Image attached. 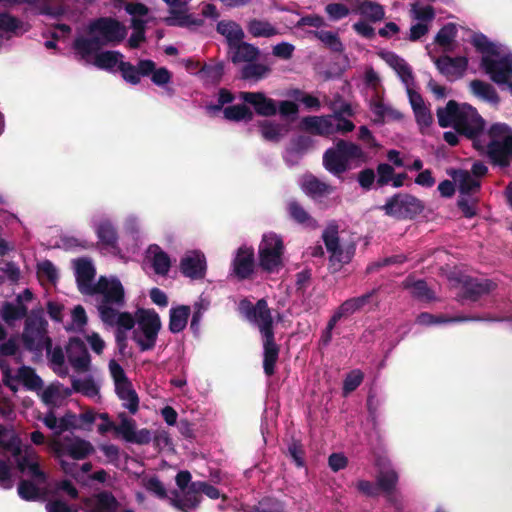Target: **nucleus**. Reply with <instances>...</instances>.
<instances>
[{
	"label": "nucleus",
	"mask_w": 512,
	"mask_h": 512,
	"mask_svg": "<svg viewBox=\"0 0 512 512\" xmlns=\"http://www.w3.org/2000/svg\"><path fill=\"white\" fill-rule=\"evenodd\" d=\"M292 96L309 110H319L321 107L320 100L311 94L305 93L300 89H295L292 93Z\"/></svg>",
	"instance_id": "60"
},
{
	"label": "nucleus",
	"mask_w": 512,
	"mask_h": 512,
	"mask_svg": "<svg viewBox=\"0 0 512 512\" xmlns=\"http://www.w3.org/2000/svg\"><path fill=\"white\" fill-rule=\"evenodd\" d=\"M253 512H286L284 502L274 497H264L256 505Z\"/></svg>",
	"instance_id": "53"
},
{
	"label": "nucleus",
	"mask_w": 512,
	"mask_h": 512,
	"mask_svg": "<svg viewBox=\"0 0 512 512\" xmlns=\"http://www.w3.org/2000/svg\"><path fill=\"white\" fill-rule=\"evenodd\" d=\"M39 458L37 452L30 445H25L23 449V453L20 456L14 457L17 469L24 473L27 471V468L33 463V460Z\"/></svg>",
	"instance_id": "56"
},
{
	"label": "nucleus",
	"mask_w": 512,
	"mask_h": 512,
	"mask_svg": "<svg viewBox=\"0 0 512 512\" xmlns=\"http://www.w3.org/2000/svg\"><path fill=\"white\" fill-rule=\"evenodd\" d=\"M381 58L397 73L401 81L409 87L413 84L414 76L410 65L399 55L388 51L380 54Z\"/></svg>",
	"instance_id": "23"
},
{
	"label": "nucleus",
	"mask_w": 512,
	"mask_h": 512,
	"mask_svg": "<svg viewBox=\"0 0 512 512\" xmlns=\"http://www.w3.org/2000/svg\"><path fill=\"white\" fill-rule=\"evenodd\" d=\"M201 72L212 83L218 84L221 81L223 74H224V65L221 62L213 64V65L205 64L202 67Z\"/></svg>",
	"instance_id": "59"
},
{
	"label": "nucleus",
	"mask_w": 512,
	"mask_h": 512,
	"mask_svg": "<svg viewBox=\"0 0 512 512\" xmlns=\"http://www.w3.org/2000/svg\"><path fill=\"white\" fill-rule=\"evenodd\" d=\"M398 480V473L394 469L380 470L376 478L377 488L384 493L394 492Z\"/></svg>",
	"instance_id": "45"
},
{
	"label": "nucleus",
	"mask_w": 512,
	"mask_h": 512,
	"mask_svg": "<svg viewBox=\"0 0 512 512\" xmlns=\"http://www.w3.org/2000/svg\"><path fill=\"white\" fill-rule=\"evenodd\" d=\"M191 314V307L180 305L170 309L169 313V330L176 334L182 332L188 323Z\"/></svg>",
	"instance_id": "29"
},
{
	"label": "nucleus",
	"mask_w": 512,
	"mask_h": 512,
	"mask_svg": "<svg viewBox=\"0 0 512 512\" xmlns=\"http://www.w3.org/2000/svg\"><path fill=\"white\" fill-rule=\"evenodd\" d=\"M153 249L152 267L157 275L166 276L171 268V260L169 255L159 246L150 247Z\"/></svg>",
	"instance_id": "41"
},
{
	"label": "nucleus",
	"mask_w": 512,
	"mask_h": 512,
	"mask_svg": "<svg viewBox=\"0 0 512 512\" xmlns=\"http://www.w3.org/2000/svg\"><path fill=\"white\" fill-rule=\"evenodd\" d=\"M18 494L26 501H35L40 498V489L30 480H21L18 484Z\"/></svg>",
	"instance_id": "55"
},
{
	"label": "nucleus",
	"mask_w": 512,
	"mask_h": 512,
	"mask_svg": "<svg viewBox=\"0 0 512 512\" xmlns=\"http://www.w3.org/2000/svg\"><path fill=\"white\" fill-rule=\"evenodd\" d=\"M479 152L486 154L492 166L508 168L512 163V134L502 140L489 141Z\"/></svg>",
	"instance_id": "10"
},
{
	"label": "nucleus",
	"mask_w": 512,
	"mask_h": 512,
	"mask_svg": "<svg viewBox=\"0 0 512 512\" xmlns=\"http://www.w3.org/2000/svg\"><path fill=\"white\" fill-rule=\"evenodd\" d=\"M322 239L324 241L327 251L331 254V262H337L340 265L349 263L351 257L348 253L345 254L342 247L340 246L337 225H329L324 230L322 234Z\"/></svg>",
	"instance_id": "18"
},
{
	"label": "nucleus",
	"mask_w": 512,
	"mask_h": 512,
	"mask_svg": "<svg viewBox=\"0 0 512 512\" xmlns=\"http://www.w3.org/2000/svg\"><path fill=\"white\" fill-rule=\"evenodd\" d=\"M377 180L376 183L379 187L389 184L394 178V168L390 164L380 163L377 165Z\"/></svg>",
	"instance_id": "61"
},
{
	"label": "nucleus",
	"mask_w": 512,
	"mask_h": 512,
	"mask_svg": "<svg viewBox=\"0 0 512 512\" xmlns=\"http://www.w3.org/2000/svg\"><path fill=\"white\" fill-rule=\"evenodd\" d=\"M481 67L494 83L498 85L511 84L512 54H506L499 59L482 56Z\"/></svg>",
	"instance_id": "9"
},
{
	"label": "nucleus",
	"mask_w": 512,
	"mask_h": 512,
	"mask_svg": "<svg viewBox=\"0 0 512 512\" xmlns=\"http://www.w3.org/2000/svg\"><path fill=\"white\" fill-rule=\"evenodd\" d=\"M18 379L31 391H37L43 387V380L30 366H22L18 369Z\"/></svg>",
	"instance_id": "43"
},
{
	"label": "nucleus",
	"mask_w": 512,
	"mask_h": 512,
	"mask_svg": "<svg viewBox=\"0 0 512 512\" xmlns=\"http://www.w3.org/2000/svg\"><path fill=\"white\" fill-rule=\"evenodd\" d=\"M231 275L239 281L249 279L255 269V255L251 247L241 246L232 261Z\"/></svg>",
	"instance_id": "13"
},
{
	"label": "nucleus",
	"mask_w": 512,
	"mask_h": 512,
	"mask_svg": "<svg viewBox=\"0 0 512 512\" xmlns=\"http://www.w3.org/2000/svg\"><path fill=\"white\" fill-rule=\"evenodd\" d=\"M364 373L360 369H353L347 373L342 386L343 396H348L355 391L363 382Z\"/></svg>",
	"instance_id": "52"
},
{
	"label": "nucleus",
	"mask_w": 512,
	"mask_h": 512,
	"mask_svg": "<svg viewBox=\"0 0 512 512\" xmlns=\"http://www.w3.org/2000/svg\"><path fill=\"white\" fill-rule=\"evenodd\" d=\"M259 265L266 272H274L283 265L284 243L275 233L264 234L258 249Z\"/></svg>",
	"instance_id": "8"
},
{
	"label": "nucleus",
	"mask_w": 512,
	"mask_h": 512,
	"mask_svg": "<svg viewBox=\"0 0 512 512\" xmlns=\"http://www.w3.org/2000/svg\"><path fill=\"white\" fill-rule=\"evenodd\" d=\"M108 367L110 375L114 381L115 388L121 385H128L131 382L122 366L116 360H110Z\"/></svg>",
	"instance_id": "58"
},
{
	"label": "nucleus",
	"mask_w": 512,
	"mask_h": 512,
	"mask_svg": "<svg viewBox=\"0 0 512 512\" xmlns=\"http://www.w3.org/2000/svg\"><path fill=\"white\" fill-rule=\"evenodd\" d=\"M138 328L133 331L132 339L141 351L152 350L155 347L158 333L161 329L159 315L153 309H140L137 315Z\"/></svg>",
	"instance_id": "7"
},
{
	"label": "nucleus",
	"mask_w": 512,
	"mask_h": 512,
	"mask_svg": "<svg viewBox=\"0 0 512 512\" xmlns=\"http://www.w3.org/2000/svg\"><path fill=\"white\" fill-rule=\"evenodd\" d=\"M123 55L119 51H103L97 53L94 59V65L103 70H112L119 64V58Z\"/></svg>",
	"instance_id": "47"
},
{
	"label": "nucleus",
	"mask_w": 512,
	"mask_h": 512,
	"mask_svg": "<svg viewBox=\"0 0 512 512\" xmlns=\"http://www.w3.org/2000/svg\"><path fill=\"white\" fill-rule=\"evenodd\" d=\"M380 209L389 217L398 220H413L425 209L422 200L409 193H396L386 200Z\"/></svg>",
	"instance_id": "6"
},
{
	"label": "nucleus",
	"mask_w": 512,
	"mask_h": 512,
	"mask_svg": "<svg viewBox=\"0 0 512 512\" xmlns=\"http://www.w3.org/2000/svg\"><path fill=\"white\" fill-rule=\"evenodd\" d=\"M61 451L74 460H83L94 452V447L88 440L80 437L73 439L65 437L61 444ZM57 452H60V450H57Z\"/></svg>",
	"instance_id": "21"
},
{
	"label": "nucleus",
	"mask_w": 512,
	"mask_h": 512,
	"mask_svg": "<svg viewBox=\"0 0 512 512\" xmlns=\"http://www.w3.org/2000/svg\"><path fill=\"white\" fill-rule=\"evenodd\" d=\"M248 32L253 37L270 38L278 34L277 28L266 20L251 19L247 25Z\"/></svg>",
	"instance_id": "44"
},
{
	"label": "nucleus",
	"mask_w": 512,
	"mask_h": 512,
	"mask_svg": "<svg viewBox=\"0 0 512 512\" xmlns=\"http://www.w3.org/2000/svg\"><path fill=\"white\" fill-rule=\"evenodd\" d=\"M229 49L232 51L231 61L234 64L256 61L260 54L258 47L254 46L253 44L244 42L243 40H240V42H237Z\"/></svg>",
	"instance_id": "26"
},
{
	"label": "nucleus",
	"mask_w": 512,
	"mask_h": 512,
	"mask_svg": "<svg viewBox=\"0 0 512 512\" xmlns=\"http://www.w3.org/2000/svg\"><path fill=\"white\" fill-rule=\"evenodd\" d=\"M402 287L409 290L413 297L420 300H431L433 299V292L428 287L426 281L413 280L410 277L406 278L402 282Z\"/></svg>",
	"instance_id": "37"
},
{
	"label": "nucleus",
	"mask_w": 512,
	"mask_h": 512,
	"mask_svg": "<svg viewBox=\"0 0 512 512\" xmlns=\"http://www.w3.org/2000/svg\"><path fill=\"white\" fill-rule=\"evenodd\" d=\"M472 44L477 51L486 54L485 56H499L497 46L489 41V39L482 33L475 34L472 38Z\"/></svg>",
	"instance_id": "51"
},
{
	"label": "nucleus",
	"mask_w": 512,
	"mask_h": 512,
	"mask_svg": "<svg viewBox=\"0 0 512 512\" xmlns=\"http://www.w3.org/2000/svg\"><path fill=\"white\" fill-rule=\"evenodd\" d=\"M434 63L438 71L447 78L453 81L463 77L467 66L468 59L464 56L450 57L447 55L434 58Z\"/></svg>",
	"instance_id": "14"
},
{
	"label": "nucleus",
	"mask_w": 512,
	"mask_h": 512,
	"mask_svg": "<svg viewBox=\"0 0 512 512\" xmlns=\"http://www.w3.org/2000/svg\"><path fill=\"white\" fill-rule=\"evenodd\" d=\"M456 180L459 184V191L463 195L478 192L481 188V181L474 178L471 173L466 170H460Z\"/></svg>",
	"instance_id": "46"
},
{
	"label": "nucleus",
	"mask_w": 512,
	"mask_h": 512,
	"mask_svg": "<svg viewBox=\"0 0 512 512\" xmlns=\"http://www.w3.org/2000/svg\"><path fill=\"white\" fill-rule=\"evenodd\" d=\"M470 88L475 96L491 104H499L500 97L496 89L491 84L484 82L482 80L475 79L470 82Z\"/></svg>",
	"instance_id": "33"
},
{
	"label": "nucleus",
	"mask_w": 512,
	"mask_h": 512,
	"mask_svg": "<svg viewBox=\"0 0 512 512\" xmlns=\"http://www.w3.org/2000/svg\"><path fill=\"white\" fill-rule=\"evenodd\" d=\"M438 124L442 128L453 127L457 133L473 141L477 151L483 150L484 143L479 139L485 128V120L470 104H459L449 100L445 107L436 111Z\"/></svg>",
	"instance_id": "2"
},
{
	"label": "nucleus",
	"mask_w": 512,
	"mask_h": 512,
	"mask_svg": "<svg viewBox=\"0 0 512 512\" xmlns=\"http://www.w3.org/2000/svg\"><path fill=\"white\" fill-rule=\"evenodd\" d=\"M80 502L83 512H119L120 508L119 501L108 490L81 497Z\"/></svg>",
	"instance_id": "11"
},
{
	"label": "nucleus",
	"mask_w": 512,
	"mask_h": 512,
	"mask_svg": "<svg viewBox=\"0 0 512 512\" xmlns=\"http://www.w3.org/2000/svg\"><path fill=\"white\" fill-rule=\"evenodd\" d=\"M118 418L120 423L114 427V431L116 434L121 435L126 442H130L136 429V422L124 412L120 413Z\"/></svg>",
	"instance_id": "49"
},
{
	"label": "nucleus",
	"mask_w": 512,
	"mask_h": 512,
	"mask_svg": "<svg viewBox=\"0 0 512 512\" xmlns=\"http://www.w3.org/2000/svg\"><path fill=\"white\" fill-rule=\"evenodd\" d=\"M95 273V268L89 259L79 258L75 261L76 282L82 294H85L93 283Z\"/></svg>",
	"instance_id": "25"
},
{
	"label": "nucleus",
	"mask_w": 512,
	"mask_h": 512,
	"mask_svg": "<svg viewBox=\"0 0 512 512\" xmlns=\"http://www.w3.org/2000/svg\"><path fill=\"white\" fill-rule=\"evenodd\" d=\"M29 315L28 308L24 303L16 304L5 301L0 308V317L8 325L13 324L15 321L27 318Z\"/></svg>",
	"instance_id": "30"
},
{
	"label": "nucleus",
	"mask_w": 512,
	"mask_h": 512,
	"mask_svg": "<svg viewBox=\"0 0 512 512\" xmlns=\"http://www.w3.org/2000/svg\"><path fill=\"white\" fill-rule=\"evenodd\" d=\"M118 69L122 78L129 84L137 85L140 83L141 76H149L155 70V62L150 59L140 60L137 66L130 62L120 61Z\"/></svg>",
	"instance_id": "15"
},
{
	"label": "nucleus",
	"mask_w": 512,
	"mask_h": 512,
	"mask_svg": "<svg viewBox=\"0 0 512 512\" xmlns=\"http://www.w3.org/2000/svg\"><path fill=\"white\" fill-rule=\"evenodd\" d=\"M0 448L10 453L13 458L23 453L22 440L13 426L8 428L0 424Z\"/></svg>",
	"instance_id": "24"
},
{
	"label": "nucleus",
	"mask_w": 512,
	"mask_h": 512,
	"mask_svg": "<svg viewBox=\"0 0 512 512\" xmlns=\"http://www.w3.org/2000/svg\"><path fill=\"white\" fill-rule=\"evenodd\" d=\"M201 500L202 497L199 491L196 488H193V482H191L188 489L184 490L183 497L181 499H171V503L175 508L183 512H188L189 510L196 509Z\"/></svg>",
	"instance_id": "32"
},
{
	"label": "nucleus",
	"mask_w": 512,
	"mask_h": 512,
	"mask_svg": "<svg viewBox=\"0 0 512 512\" xmlns=\"http://www.w3.org/2000/svg\"><path fill=\"white\" fill-rule=\"evenodd\" d=\"M368 161L369 155L360 145L345 139L336 140L334 146L326 149L322 157L324 168L339 179L351 169L353 162L355 166H360Z\"/></svg>",
	"instance_id": "4"
},
{
	"label": "nucleus",
	"mask_w": 512,
	"mask_h": 512,
	"mask_svg": "<svg viewBox=\"0 0 512 512\" xmlns=\"http://www.w3.org/2000/svg\"><path fill=\"white\" fill-rule=\"evenodd\" d=\"M116 394L123 401V407L128 409L131 414H135L139 409V397L130 382L128 385H121L115 388Z\"/></svg>",
	"instance_id": "36"
},
{
	"label": "nucleus",
	"mask_w": 512,
	"mask_h": 512,
	"mask_svg": "<svg viewBox=\"0 0 512 512\" xmlns=\"http://www.w3.org/2000/svg\"><path fill=\"white\" fill-rule=\"evenodd\" d=\"M496 287L497 284L490 279L468 277L462 283V298L475 302Z\"/></svg>",
	"instance_id": "16"
},
{
	"label": "nucleus",
	"mask_w": 512,
	"mask_h": 512,
	"mask_svg": "<svg viewBox=\"0 0 512 512\" xmlns=\"http://www.w3.org/2000/svg\"><path fill=\"white\" fill-rule=\"evenodd\" d=\"M216 31L225 37L229 48L245 37L242 27L232 20L219 21L216 26Z\"/></svg>",
	"instance_id": "27"
},
{
	"label": "nucleus",
	"mask_w": 512,
	"mask_h": 512,
	"mask_svg": "<svg viewBox=\"0 0 512 512\" xmlns=\"http://www.w3.org/2000/svg\"><path fill=\"white\" fill-rule=\"evenodd\" d=\"M499 318L486 316H456L446 318L443 315H433L428 312H422L417 316L416 322L423 326H430L434 324L449 323V322H466V321H499Z\"/></svg>",
	"instance_id": "22"
},
{
	"label": "nucleus",
	"mask_w": 512,
	"mask_h": 512,
	"mask_svg": "<svg viewBox=\"0 0 512 512\" xmlns=\"http://www.w3.org/2000/svg\"><path fill=\"white\" fill-rule=\"evenodd\" d=\"M239 312L247 321L259 328L263 344V371L267 377L273 376L276 372L280 346L275 341L273 317L267 301L262 298L256 304H252L248 299H242L239 303Z\"/></svg>",
	"instance_id": "1"
},
{
	"label": "nucleus",
	"mask_w": 512,
	"mask_h": 512,
	"mask_svg": "<svg viewBox=\"0 0 512 512\" xmlns=\"http://www.w3.org/2000/svg\"><path fill=\"white\" fill-rule=\"evenodd\" d=\"M260 133L263 139L270 142H278L282 137V127L280 124L263 120L259 123Z\"/></svg>",
	"instance_id": "50"
},
{
	"label": "nucleus",
	"mask_w": 512,
	"mask_h": 512,
	"mask_svg": "<svg viewBox=\"0 0 512 512\" xmlns=\"http://www.w3.org/2000/svg\"><path fill=\"white\" fill-rule=\"evenodd\" d=\"M270 72L271 69L267 65L255 61L248 62L241 68V79L258 82L266 78Z\"/></svg>",
	"instance_id": "39"
},
{
	"label": "nucleus",
	"mask_w": 512,
	"mask_h": 512,
	"mask_svg": "<svg viewBox=\"0 0 512 512\" xmlns=\"http://www.w3.org/2000/svg\"><path fill=\"white\" fill-rule=\"evenodd\" d=\"M287 210L289 216L296 223L307 226L314 227L315 220L313 217L304 209V207L296 200H292L287 205Z\"/></svg>",
	"instance_id": "40"
},
{
	"label": "nucleus",
	"mask_w": 512,
	"mask_h": 512,
	"mask_svg": "<svg viewBox=\"0 0 512 512\" xmlns=\"http://www.w3.org/2000/svg\"><path fill=\"white\" fill-rule=\"evenodd\" d=\"M239 99L253 108L254 115L272 117L277 114V101L268 97L264 92L242 91L239 93Z\"/></svg>",
	"instance_id": "12"
},
{
	"label": "nucleus",
	"mask_w": 512,
	"mask_h": 512,
	"mask_svg": "<svg viewBox=\"0 0 512 512\" xmlns=\"http://www.w3.org/2000/svg\"><path fill=\"white\" fill-rule=\"evenodd\" d=\"M303 189L311 197H323L331 194L334 187L319 180L315 176H309L303 183Z\"/></svg>",
	"instance_id": "38"
},
{
	"label": "nucleus",
	"mask_w": 512,
	"mask_h": 512,
	"mask_svg": "<svg viewBox=\"0 0 512 512\" xmlns=\"http://www.w3.org/2000/svg\"><path fill=\"white\" fill-rule=\"evenodd\" d=\"M318 40H320L329 50L334 53H342L344 51V45L339 35L332 31L326 30H315L310 31Z\"/></svg>",
	"instance_id": "42"
},
{
	"label": "nucleus",
	"mask_w": 512,
	"mask_h": 512,
	"mask_svg": "<svg viewBox=\"0 0 512 512\" xmlns=\"http://www.w3.org/2000/svg\"><path fill=\"white\" fill-rule=\"evenodd\" d=\"M168 4L170 9V16L165 19V23L168 26L188 27L186 22V12L181 9H175L177 6H186L191 0H163Z\"/></svg>",
	"instance_id": "34"
},
{
	"label": "nucleus",
	"mask_w": 512,
	"mask_h": 512,
	"mask_svg": "<svg viewBox=\"0 0 512 512\" xmlns=\"http://www.w3.org/2000/svg\"><path fill=\"white\" fill-rule=\"evenodd\" d=\"M223 116L228 121L250 122L254 118V113L252 109L243 102L242 104H236L225 107L223 109Z\"/></svg>",
	"instance_id": "35"
},
{
	"label": "nucleus",
	"mask_w": 512,
	"mask_h": 512,
	"mask_svg": "<svg viewBox=\"0 0 512 512\" xmlns=\"http://www.w3.org/2000/svg\"><path fill=\"white\" fill-rule=\"evenodd\" d=\"M325 12L333 21L343 19L350 13L349 8L343 3H329L325 7Z\"/></svg>",
	"instance_id": "63"
},
{
	"label": "nucleus",
	"mask_w": 512,
	"mask_h": 512,
	"mask_svg": "<svg viewBox=\"0 0 512 512\" xmlns=\"http://www.w3.org/2000/svg\"><path fill=\"white\" fill-rule=\"evenodd\" d=\"M95 232L101 245L109 248H115L117 246L118 233L110 220H101L98 223Z\"/></svg>",
	"instance_id": "31"
},
{
	"label": "nucleus",
	"mask_w": 512,
	"mask_h": 512,
	"mask_svg": "<svg viewBox=\"0 0 512 512\" xmlns=\"http://www.w3.org/2000/svg\"><path fill=\"white\" fill-rule=\"evenodd\" d=\"M21 340L24 348L41 357L44 350L50 353L52 339L48 334V322L42 308L32 309L25 319Z\"/></svg>",
	"instance_id": "5"
},
{
	"label": "nucleus",
	"mask_w": 512,
	"mask_h": 512,
	"mask_svg": "<svg viewBox=\"0 0 512 512\" xmlns=\"http://www.w3.org/2000/svg\"><path fill=\"white\" fill-rule=\"evenodd\" d=\"M490 141L502 140L512 134V128L506 123H494L487 132Z\"/></svg>",
	"instance_id": "64"
},
{
	"label": "nucleus",
	"mask_w": 512,
	"mask_h": 512,
	"mask_svg": "<svg viewBox=\"0 0 512 512\" xmlns=\"http://www.w3.org/2000/svg\"><path fill=\"white\" fill-rule=\"evenodd\" d=\"M100 304H116L122 306L124 303V288L118 279H112V286L102 295Z\"/></svg>",
	"instance_id": "48"
},
{
	"label": "nucleus",
	"mask_w": 512,
	"mask_h": 512,
	"mask_svg": "<svg viewBox=\"0 0 512 512\" xmlns=\"http://www.w3.org/2000/svg\"><path fill=\"white\" fill-rule=\"evenodd\" d=\"M181 273L191 279H202L206 273V258L199 251L186 253L180 260Z\"/></svg>",
	"instance_id": "17"
},
{
	"label": "nucleus",
	"mask_w": 512,
	"mask_h": 512,
	"mask_svg": "<svg viewBox=\"0 0 512 512\" xmlns=\"http://www.w3.org/2000/svg\"><path fill=\"white\" fill-rule=\"evenodd\" d=\"M89 37L79 36L72 47L81 58L86 59L104 46L120 44L127 36V27L113 17H98L87 26Z\"/></svg>",
	"instance_id": "3"
},
{
	"label": "nucleus",
	"mask_w": 512,
	"mask_h": 512,
	"mask_svg": "<svg viewBox=\"0 0 512 512\" xmlns=\"http://www.w3.org/2000/svg\"><path fill=\"white\" fill-rule=\"evenodd\" d=\"M302 130L317 136L329 137L333 135V121L328 115L305 116L301 119Z\"/></svg>",
	"instance_id": "20"
},
{
	"label": "nucleus",
	"mask_w": 512,
	"mask_h": 512,
	"mask_svg": "<svg viewBox=\"0 0 512 512\" xmlns=\"http://www.w3.org/2000/svg\"><path fill=\"white\" fill-rule=\"evenodd\" d=\"M357 12L368 19L370 22L376 23L385 18L384 7L372 0H356Z\"/></svg>",
	"instance_id": "28"
},
{
	"label": "nucleus",
	"mask_w": 512,
	"mask_h": 512,
	"mask_svg": "<svg viewBox=\"0 0 512 512\" xmlns=\"http://www.w3.org/2000/svg\"><path fill=\"white\" fill-rule=\"evenodd\" d=\"M22 27V22L8 12H0V30L4 32H16Z\"/></svg>",
	"instance_id": "62"
},
{
	"label": "nucleus",
	"mask_w": 512,
	"mask_h": 512,
	"mask_svg": "<svg viewBox=\"0 0 512 512\" xmlns=\"http://www.w3.org/2000/svg\"><path fill=\"white\" fill-rule=\"evenodd\" d=\"M456 34V25L454 23H447L436 34L435 42L442 47L449 46L456 37Z\"/></svg>",
	"instance_id": "57"
},
{
	"label": "nucleus",
	"mask_w": 512,
	"mask_h": 512,
	"mask_svg": "<svg viewBox=\"0 0 512 512\" xmlns=\"http://www.w3.org/2000/svg\"><path fill=\"white\" fill-rule=\"evenodd\" d=\"M67 357L72 367L77 371H87L90 365V355L85 343L78 337L71 338L66 347Z\"/></svg>",
	"instance_id": "19"
},
{
	"label": "nucleus",
	"mask_w": 512,
	"mask_h": 512,
	"mask_svg": "<svg viewBox=\"0 0 512 512\" xmlns=\"http://www.w3.org/2000/svg\"><path fill=\"white\" fill-rule=\"evenodd\" d=\"M208 308H209V302H206L203 299H200L199 301L195 302L193 305V313H192V318H191V322H190V329L195 336H198L200 333V323H201L204 313L208 310Z\"/></svg>",
	"instance_id": "54"
}]
</instances>
